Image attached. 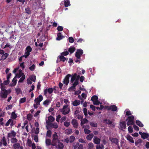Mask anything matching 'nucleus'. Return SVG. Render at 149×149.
<instances>
[{
  "instance_id": "21",
  "label": "nucleus",
  "mask_w": 149,
  "mask_h": 149,
  "mask_svg": "<svg viewBox=\"0 0 149 149\" xmlns=\"http://www.w3.org/2000/svg\"><path fill=\"white\" fill-rule=\"evenodd\" d=\"M127 139L131 143H134V141L133 138L130 135H128L127 136Z\"/></svg>"
},
{
  "instance_id": "6",
  "label": "nucleus",
  "mask_w": 149,
  "mask_h": 149,
  "mask_svg": "<svg viewBox=\"0 0 149 149\" xmlns=\"http://www.w3.org/2000/svg\"><path fill=\"white\" fill-rule=\"evenodd\" d=\"M43 99V96L41 95H40L38 97L35 99L34 102L37 104H40V102H41Z\"/></svg>"
},
{
  "instance_id": "56",
  "label": "nucleus",
  "mask_w": 149,
  "mask_h": 149,
  "mask_svg": "<svg viewBox=\"0 0 149 149\" xmlns=\"http://www.w3.org/2000/svg\"><path fill=\"white\" fill-rule=\"evenodd\" d=\"M36 142H38V136L37 135H34L33 138Z\"/></svg>"
},
{
  "instance_id": "5",
  "label": "nucleus",
  "mask_w": 149,
  "mask_h": 149,
  "mask_svg": "<svg viewBox=\"0 0 149 149\" xmlns=\"http://www.w3.org/2000/svg\"><path fill=\"white\" fill-rule=\"evenodd\" d=\"M71 76V75L68 74L66 75L64 78L63 82L64 84L67 85L69 82L70 77Z\"/></svg>"
},
{
  "instance_id": "51",
  "label": "nucleus",
  "mask_w": 149,
  "mask_h": 149,
  "mask_svg": "<svg viewBox=\"0 0 149 149\" xmlns=\"http://www.w3.org/2000/svg\"><path fill=\"white\" fill-rule=\"evenodd\" d=\"M68 54L69 52L68 51L64 52L61 54V55H63V56H66L68 55Z\"/></svg>"
},
{
  "instance_id": "62",
  "label": "nucleus",
  "mask_w": 149,
  "mask_h": 149,
  "mask_svg": "<svg viewBox=\"0 0 149 149\" xmlns=\"http://www.w3.org/2000/svg\"><path fill=\"white\" fill-rule=\"evenodd\" d=\"M57 30L59 31H61L63 30V28L62 26H58L57 27Z\"/></svg>"
},
{
  "instance_id": "3",
  "label": "nucleus",
  "mask_w": 149,
  "mask_h": 149,
  "mask_svg": "<svg viewBox=\"0 0 149 149\" xmlns=\"http://www.w3.org/2000/svg\"><path fill=\"white\" fill-rule=\"evenodd\" d=\"M69 105L66 104L64 105L63 108L61 109V112L64 115H66L69 113L70 111V108L68 107Z\"/></svg>"
},
{
  "instance_id": "37",
  "label": "nucleus",
  "mask_w": 149,
  "mask_h": 149,
  "mask_svg": "<svg viewBox=\"0 0 149 149\" xmlns=\"http://www.w3.org/2000/svg\"><path fill=\"white\" fill-rule=\"evenodd\" d=\"M0 86L1 91H5L7 90L5 89V86L3 85V83H1L0 84Z\"/></svg>"
},
{
  "instance_id": "47",
  "label": "nucleus",
  "mask_w": 149,
  "mask_h": 149,
  "mask_svg": "<svg viewBox=\"0 0 149 149\" xmlns=\"http://www.w3.org/2000/svg\"><path fill=\"white\" fill-rule=\"evenodd\" d=\"M12 143H16L17 142V140L15 138H12L11 139Z\"/></svg>"
},
{
  "instance_id": "23",
  "label": "nucleus",
  "mask_w": 149,
  "mask_h": 149,
  "mask_svg": "<svg viewBox=\"0 0 149 149\" xmlns=\"http://www.w3.org/2000/svg\"><path fill=\"white\" fill-rule=\"evenodd\" d=\"M103 123H104L108 125H111L112 123V122L109 120L107 119H104L103 120Z\"/></svg>"
},
{
  "instance_id": "36",
  "label": "nucleus",
  "mask_w": 149,
  "mask_h": 149,
  "mask_svg": "<svg viewBox=\"0 0 149 149\" xmlns=\"http://www.w3.org/2000/svg\"><path fill=\"white\" fill-rule=\"evenodd\" d=\"M26 99L25 97L22 98L20 99L19 101V103L22 104L24 103L26 101Z\"/></svg>"
},
{
  "instance_id": "13",
  "label": "nucleus",
  "mask_w": 149,
  "mask_h": 149,
  "mask_svg": "<svg viewBox=\"0 0 149 149\" xmlns=\"http://www.w3.org/2000/svg\"><path fill=\"white\" fill-rule=\"evenodd\" d=\"M17 75L18 74H16L14 78L12 80V82L13 83L10 84V86H14L16 85L17 83V80L15 79L17 77Z\"/></svg>"
},
{
  "instance_id": "29",
  "label": "nucleus",
  "mask_w": 149,
  "mask_h": 149,
  "mask_svg": "<svg viewBox=\"0 0 149 149\" xmlns=\"http://www.w3.org/2000/svg\"><path fill=\"white\" fill-rule=\"evenodd\" d=\"M88 120L86 118H84L82 120H81V125L82 126V125L87 123L88 122Z\"/></svg>"
},
{
  "instance_id": "45",
  "label": "nucleus",
  "mask_w": 149,
  "mask_h": 149,
  "mask_svg": "<svg viewBox=\"0 0 149 149\" xmlns=\"http://www.w3.org/2000/svg\"><path fill=\"white\" fill-rule=\"evenodd\" d=\"M90 125L92 127H97V124L94 122H91L90 123Z\"/></svg>"
},
{
  "instance_id": "22",
  "label": "nucleus",
  "mask_w": 149,
  "mask_h": 149,
  "mask_svg": "<svg viewBox=\"0 0 149 149\" xmlns=\"http://www.w3.org/2000/svg\"><path fill=\"white\" fill-rule=\"evenodd\" d=\"M63 36H62L61 33L60 32L57 34V37L56 38L57 40H59L63 38Z\"/></svg>"
},
{
  "instance_id": "35",
  "label": "nucleus",
  "mask_w": 149,
  "mask_h": 149,
  "mask_svg": "<svg viewBox=\"0 0 149 149\" xmlns=\"http://www.w3.org/2000/svg\"><path fill=\"white\" fill-rule=\"evenodd\" d=\"M29 79L31 81L35 82L36 79V77L35 75H32L30 76L29 77Z\"/></svg>"
},
{
  "instance_id": "64",
  "label": "nucleus",
  "mask_w": 149,
  "mask_h": 149,
  "mask_svg": "<svg viewBox=\"0 0 149 149\" xmlns=\"http://www.w3.org/2000/svg\"><path fill=\"white\" fill-rule=\"evenodd\" d=\"M29 55L30 53L26 52H25V55L23 56L25 58H26L27 57L29 56Z\"/></svg>"
},
{
  "instance_id": "7",
  "label": "nucleus",
  "mask_w": 149,
  "mask_h": 149,
  "mask_svg": "<svg viewBox=\"0 0 149 149\" xmlns=\"http://www.w3.org/2000/svg\"><path fill=\"white\" fill-rule=\"evenodd\" d=\"M108 110H111L112 111H115L117 110V107L116 105H113L110 106H107Z\"/></svg>"
},
{
  "instance_id": "42",
  "label": "nucleus",
  "mask_w": 149,
  "mask_h": 149,
  "mask_svg": "<svg viewBox=\"0 0 149 149\" xmlns=\"http://www.w3.org/2000/svg\"><path fill=\"white\" fill-rule=\"evenodd\" d=\"M59 58L60 59V61H62L63 62L65 61L66 60V58L63 55L60 56H59Z\"/></svg>"
},
{
  "instance_id": "28",
  "label": "nucleus",
  "mask_w": 149,
  "mask_h": 149,
  "mask_svg": "<svg viewBox=\"0 0 149 149\" xmlns=\"http://www.w3.org/2000/svg\"><path fill=\"white\" fill-rule=\"evenodd\" d=\"M20 144L19 143H15L13 145V146L15 149H18L20 147Z\"/></svg>"
},
{
  "instance_id": "4",
  "label": "nucleus",
  "mask_w": 149,
  "mask_h": 149,
  "mask_svg": "<svg viewBox=\"0 0 149 149\" xmlns=\"http://www.w3.org/2000/svg\"><path fill=\"white\" fill-rule=\"evenodd\" d=\"M83 53V50L81 49H78L77 50V51L75 53V56L78 59H80L81 56Z\"/></svg>"
},
{
  "instance_id": "38",
  "label": "nucleus",
  "mask_w": 149,
  "mask_h": 149,
  "mask_svg": "<svg viewBox=\"0 0 149 149\" xmlns=\"http://www.w3.org/2000/svg\"><path fill=\"white\" fill-rule=\"evenodd\" d=\"M11 117L13 119H15L17 117V115L15 112H13L11 113Z\"/></svg>"
},
{
  "instance_id": "63",
  "label": "nucleus",
  "mask_w": 149,
  "mask_h": 149,
  "mask_svg": "<svg viewBox=\"0 0 149 149\" xmlns=\"http://www.w3.org/2000/svg\"><path fill=\"white\" fill-rule=\"evenodd\" d=\"M7 47H8L10 48H11L13 47V46L11 45H10L9 44L7 43L6 45H5V47L3 48V49H4Z\"/></svg>"
},
{
  "instance_id": "46",
  "label": "nucleus",
  "mask_w": 149,
  "mask_h": 149,
  "mask_svg": "<svg viewBox=\"0 0 149 149\" xmlns=\"http://www.w3.org/2000/svg\"><path fill=\"white\" fill-rule=\"evenodd\" d=\"M51 127L55 129H56L58 127V125L56 123H52Z\"/></svg>"
},
{
  "instance_id": "61",
  "label": "nucleus",
  "mask_w": 149,
  "mask_h": 149,
  "mask_svg": "<svg viewBox=\"0 0 149 149\" xmlns=\"http://www.w3.org/2000/svg\"><path fill=\"white\" fill-rule=\"evenodd\" d=\"M64 125L65 127H68L70 125V123L67 121H65L64 122Z\"/></svg>"
},
{
  "instance_id": "17",
  "label": "nucleus",
  "mask_w": 149,
  "mask_h": 149,
  "mask_svg": "<svg viewBox=\"0 0 149 149\" xmlns=\"http://www.w3.org/2000/svg\"><path fill=\"white\" fill-rule=\"evenodd\" d=\"M75 50V48L73 46H71L68 49V52H69L71 54L73 53Z\"/></svg>"
},
{
  "instance_id": "49",
  "label": "nucleus",
  "mask_w": 149,
  "mask_h": 149,
  "mask_svg": "<svg viewBox=\"0 0 149 149\" xmlns=\"http://www.w3.org/2000/svg\"><path fill=\"white\" fill-rule=\"evenodd\" d=\"M50 102V101L49 100H47L43 102V104L44 105H48Z\"/></svg>"
},
{
  "instance_id": "14",
  "label": "nucleus",
  "mask_w": 149,
  "mask_h": 149,
  "mask_svg": "<svg viewBox=\"0 0 149 149\" xmlns=\"http://www.w3.org/2000/svg\"><path fill=\"white\" fill-rule=\"evenodd\" d=\"M16 135V133L13 130H12L11 132L9 133L8 135V138H10L12 137H15Z\"/></svg>"
},
{
  "instance_id": "24",
  "label": "nucleus",
  "mask_w": 149,
  "mask_h": 149,
  "mask_svg": "<svg viewBox=\"0 0 149 149\" xmlns=\"http://www.w3.org/2000/svg\"><path fill=\"white\" fill-rule=\"evenodd\" d=\"M135 123L136 125L140 127H143L144 125L143 124H142L140 120H136L135 121Z\"/></svg>"
},
{
  "instance_id": "16",
  "label": "nucleus",
  "mask_w": 149,
  "mask_h": 149,
  "mask_svg": "<svg viewBox=\"0 0 149 149\" xmlns=\"http://www.w3.org/2000/svg\"><path fill=\"white\" fill-rule=\"evenodd\" d=\"M9 55L8 54L5 53V54H3L1 57L0 61H4L8 57Z\"/></svg>"
},
{
  "instance_id": "19",
  "label": "nucleus",
  "mask_w": 149,
  "mask_h": 149,
  "mask_svg": "<svg viewBox=\"0 0 149 149\" xmlns=\"http://www.w3.org/2000/svg\"><path fill=\"white\" fill-rule=\"evenodd\" d=\"M58 143L57 148L58 149H63L64 148V145L63 143L58 141Z\"/></svg>"
},
{
  "instance_id": "39",
  "label": "nucleus",
  "mask_w": 149,
  "mask_h": 149,
  "mask_svg": "<svg viewBox=\"0 0 149 149\" xmlns=\"http://www.w3.org/2000/svg\"><path fill=\"white\" fill-rule=\"evenodd\" d=\"M104 147L103 145L101 144L96 146V149H104Z\"/></svg>"
},
{
  "instance_id": "48",
  "label": "nucleus",
  "mask_w": 149,
  "mask_h": 149,
  "mask_svg": "<svg viewBox=\"0 0 149 149\" xmlns=\"http://www.w3.org/2000/svg\"><path fill=\"white\" fill-rule=\"evenodd\" d=\"M84 132L86 134H89L91 132V131L90 130L86 128L84 129Z\"/></svg>"
},
{
  "instance_id": "53",
  "label": "nucleus",
  "mask_w": 149,
  "mask_h": 149,
  "mask_svg": "<svg viewBox=\"0 0 149 149\" xmlns=\"http://www.w3.org/2000/svg\"><path fill=\"white\" fill-rule=\"evenodd\" d=\"M83 114H78V115H76V117H77V118L79 119H82L83 118Z\"/></svg>"
},
{
  "instance_id": "15",
  "label": "nucleus",
  "mask_w": 149,
  "mask_h": 149,
  "mask_svg": "<svg viewBox=\"0 0 149 149\" xmlns=\"http://www.w3.org/2000/svg\"><path fill=\"white\" fill-rule=\"evenodd\" d=\"M94 142L95 144H99L100 142V139L98 138L96 136H95L93 138Z\"/></svg>"
},
{
  "instance_id": "18",
  "label": "nucleus",
  "mask_w": 149,
  "mask_h": 149,
  "mask_svg": "<svg viewBox=\"0 0 149 149\" xmlns=\"http://www.w3.org/2000/svg\"><path fill=\"white\" fill-rule=\"evenodd\" d=\"M80 101L79 100H75L72 103V105L74 106H77L80 104Z\"/></svg>"
},
{
  "instance_id": "43",
  "label": "nucleus",
  "mask_w": 149,
  "mask_h": 149,
  "mask_svg": "<svg viewBox=\"0 0 149 149\" xmlns=\"http://www.w3.org/2000/svg\"><path fill=\"white\" fill-rule=\"evenodd\" d=\"M25 75H24L22 76V77L19 79V83H22L23 82V81L25 79Z\"/></svg>"
},
{
  "instance_id": "26",
  "label": "nucleus",
  "mask_w": 149,
  "mask_h": 149,
  "mask_svg": "<svg viewBox=\"0 0 149 149\" xmlns=\"http://www.w3.org/2000/svg\"><path fill=\"white\" fill-rule=\"evenodd\" d=\"M71 78L70 80V81L72 83L76 79L77 77V74L74 73V75L72 76H71Z\"/></svg>"
},
{
  "instance_id": "58",
  "label": "nucleus",
  "mask_w": 149,
  "mask_h": 149,
  "mask_svg": "<svg viewBox=\"0 0 149 149\" xmlns=\"http://www.w3.org/2000/svg\"><path fill=\"white\" fill-rule=\"evenodd\" d=\"M88 147L89 148L91 149L93 148L94 147V145L93 143H90L88 144Z\"/></svg>"
},
{
  "instance_id": "44",
  "label": "nucleus",
  "mask_w": 149,
  "mask_h": 149,
  "mask_svg": "<svg viewBox=\"0 0 149 149\" xmlns=\"http://www.w3.org/2000/svg\"><path fill=\"white\" fill-rule=\"evenodd\" d=\"M46 136L49 137H50L52 136V132L50 130H48L47 131Z\"/></svg>"
},
{
  "instance_id": "40",
  "label": "nucleus",
  "mask_w": 149,
  "mask_h": 149,
  "mask_svg": "<svg viewBox=\"0 0 149 149\" xmlns=\"http://www.w3.org/2000/svg\"><path fill=\"white\" fill-rule=\"evenodd\" d=\"M48 119L51 122H53L55 120V118L52 116H50L48 118Z\"/></svg>"
},
{
  "instance_id": "1",
  "label": "nucleus",
  "mask_w": 149,
  "mask_h": 149,
  "mask_svg": "<svg viewBox=\"0 0 149 149\" xmlns=\"http://www.w3.org/2000/svg\"><path fill=\"white\" fill-rule=\"evenodd\" d=\"M53 139L52 141V145L54 146L56 145L58 141L59 140L58 138V136L56 132H55L52 136Z\"/></svg>"
},
{
  "instance_id": "31",
  "label": "nucleus",
  "mask_w": 149,
  "mask_h": 149,
  "mask_svg": "<svg viewBox=\"0 0 149 149\" xmlns=\"http://www.w3.org/2000/svg\"><path fill=\"white\" fill-rule=\"evenodd\" d=\"M45 143L47 146H49L51 145V140L50 139H46Z\"/></svg>"
},
{
  "instance_id": "2",
  "label": "nucleus",
  "mask_w": 149,
  "mask_h": 149,
  "mask_svg": "<svg viewBox=\"0 0 149 149\" xmlns=\"http://www.w3.org/2000/svg\"><path fill=\"white\" fill-rule=\"evenodd\" d=\"M127 126L133 125L134 124V118L133 116H131L128 117L126 119Z\"/></svg>"
},
{
  "instance_id": "11",
  "label": "nucleus",
  "mask_w": 149,
  "mask_h": 149,
  "mask_svg": "<svg viewBox=\"0 0 149 149\" xmlns=\"http://www.w3.org/2000/svg\"><path fill=\"white\" fill-rule=\"evenodd\" d=\"M74 127L75 128H77L78 127V124L77 120L75 119H73L71 122Z\"/></svg>"
},
{
  "instance_id": "8",
  "label": "nucleus",
  "mask_w": 149,
  "mask_h": 149,
  "mask_svg": "<svg viewBox=\"0 0 149 149\" xmlns=\"http://www.w3.org/2000/svg\"><path fill=\"white\" fill-rule=\"evenodd\" d=\"M0 97L2 98H6L7 97L8 94V91L6 90L5 91H1L0 93Z\"/></svg>"
},
{
  "instance_id": "50",
  "label": "nucleus",
  "mask_w": 149,
  "mask_h": 149,
  "mask_svg": "<svg viewBox=\"0 0 149 149\" xmlns=\"http://www.w3.org/2000/svg\"><path fill=\"white\" fill-rule=\"evenodd\" d=\"M25 10L26 13L28 14H29L31 13V11L30 10L29 8H26Z\"/></svg>"
},
{
  "instance_id": "55",
  "label": "nucleus",
  "mask_w": 149,
  "mask_h": 149,
  "mask_svg": "<svg viewBox=\"0 0 149 149\" xmlns=\"http://www.w3.org/2000/svg\"><path fill=\"white\" fill-rule=\"evenodd\" d=\"M26 50L27 52L30 53L32 51V48L30 46H28L26 48Z\"/></svg>"
},
{
  "instance_id": "34",
  "label": "nucleus",
  "mask_w": 149,
  "mask_h": 149,
  "mask_svg": "<svg viewBox=\"0 0 149 149\" xmlns=\"http://www.w3.org/2000/svg\"><path fill=\"white\" fill-rule=\"evenodd\" d=\"M65 133L66 134L69 135L72 133V130L71 129H67L65 130Z\"/></svg>"
},
{
  "instance_id": "25",
  "label": "nucleus",
  "mask_w": 149,
  "mask_h": 149,
  "mask_svg": "<svg viewBox=\"0 0 149 149\" xmlns=\"http://www.w3.org/2000/svg\"><path fill=\"white\" fill-rule=\"evenodd\" d=\"M149 137V134L148 133H143V134L142 135L141 137L143 139L148 138Z\"/></svg>"
},
{
  "instance_id": "33",
  "label": "nucleus",
  "mask_w": 149,
  "mask_h": 149,
  "mask_svg": "<svg viewBox=\"0 0 149 149\" xmlns=\"http://www.w3.org/2000/svg\"><path fill=\"white\" fill-rule=\"evenodd\" d=\"M98 97L97 96L93 95L91 97V100L93 102L95 101L98 100Z\"/></svg>"
},
{
  "instance_id": "9",
  "label": "nucleus",
  "mask_w": 149,
  "mask_h": 149,
  "mask_svg": "<svg viewBox=\"0 0 149 149\" xmlns=\"http://www.w3.org/2000/svg\"><path fill=\"white\" fill-rule=\"evenodd\" d=\"M53 92V89L52 88H46L44 90V95H46L47 93H48L49 94H51Z\"/></svg>"
},
{
  "instance_id": "54",
  "label": "nucleus",
  "mask_w": 149,
  "mask_h": 149,
  "mask_svg": "<svg viewBox=\"0 0 149 149\" xmlns=\"http://www.w3.org/2000/svg\"><path fill=\"white\" fill-rule=\"evenodd\" d=\"M83 112L84 115L86 117L87 116H88V113H87V110L86 108H84L83 109Z\"/></svg>"
},
{
  "instance_id": "20",
  "label": "nucleus",
  "mask_w": 149,
  "mask_h": 149,
  "mask_svg": "<svg viewBox=\"0 0 149 149\" xmlns=\"http://www.w3.org/2000/svg\"><path fill=\"white\" fill-rule=\"evenodd\" d=\"M93 136V134L92 133H91L89 134L86 136V138L87 140L90 141L92 139Z\"/></svg>"
},
{
  "instance_id": "41",
  "label": "nucleus",
  "mask_w": 149,
  "mask_h": 149,
  "mask_svg": "<svg viewBox=\"0 0 149 149\" xmlns=\"http://www.w3.org/2000/svg\"><path fill=\"white\" fill-rule=\"evenodd\" d=\"M33 116L31 114L29 113L27 115V118L29 120H31Z\"/></svg>"
},
{
  "instance_id": "52",
  "label": "nucleus",
  "mask_w": 149,
  "mask_h": 149,
  "mask_svg": "<svg viewBox=\"0 0 149 149\" xmlns=\"http://www.w3.org/2000/svg\"><path fill=\"white\" fill-rule=\"evenodd\" d=\"M15 91L17 94L18 95L21 92V91L20 88H16L15 89Z\"/></svg>"
},
{
  "instance_id": "57",
  "label": "nucleus",
  "mask_w": 149,
  "mask_h": 149,
  "mask_svg": "<svg viewBox=\"0 0 149 149\" xmlns=\"http://www.w3.org/2000/svg\"><path fill=\"white\" fill-rule=\"evenodd\" d=\"M128 131L130 133H132L133 132V128L132 126H129L128 128Z\"/></svg>"
},
{
  "instance_id": "30",
  "label": "nucleus",
  "mask_w": 149,
  "mask_h": 149,
  "mask_svg": "<svg viewBox=\"0 0 149 149\" xmlns=\"http://www.w3.org/2000/svg\"><path fill=\"white\" fill-rule=\"evenodd\" d=\"M75 138L74 136H71L70 137V142L73 143L75 140Z\"/></svg>"
},
{
  "instance_id": "32",
  "label": "nucleus",
  "mask_w": 149,
  "mask_h": 149,
  "mask_svg": "<svg viewBox=\"0 0 149 149\" xmlns=\"http://www.w3.org/2000/svg\"><path fill=\"white\" fill-rule=\"evenodd\" d=\"M1 140L2 142H3V145L4 146H6L7 144V143L6 140V138L5 136L3 137L2 140Z\"/></svg>"
},
{
  "instance_id": "12",
  "label": "nucleus",
  "mask_w": 149,
  "mask_h": 149,
  "mask_svg": "<svg viewBox=\"0 0 149 149\" xmlns=\"http://www.w3.org/2000/svg\"><path fill=\"white\" fill-rule=\"evenodd\" d=\"M109 140L112 143H114L116 145H117L118 143V140L117 138L113 137H109Z\"/></svg>"
},
{
  "instance_id": "10",
  "label": "nucleus",
  "mask_w": 149,
  "mask_h": 149,
  "mask_svg": "<svg viewBox=\"0 0 149 149\" xmlns=\"http://www.w3.org/2000/svg\"><path fill=\"white\" fill-rule=\"evenodd\" d=\"M120 126L121 129V130L126 129V122L125 121L120 122Z\"/></svg>"
},
{
  "instance_id": "27",
  "label": "nucleus",
  "mask_w": 149,
  "mask_h": 149,
  "mask_svg": "<svg viewBox=\"0 0 149 149\" xmlns=\"http://www.w3.org/2000/svg\"><path fill=\"white\" fill-rule=\"evenodd\" d=\"M64 5L65 7H67L70 6V1L69 0L64 1Z\"/></svg>"
},
{
  "instance_id": "60",
  "label": "nucleus",
  "mask_w": 149,
  "mask_h": 149,
  "mask_svg": "<svg viewBox=\"0 0 149 149\" xmlns=\"http://www.w3.org/2000/svg\"><path fill=\"white\" fill-rule=\"evenodd\" d=\"M35 65L34 64H33L31 66L29 67V68L31 71H33L35 69Z\"/></svg>"
},
{
  "instance_id": "59",
  "label": "nucleus",
  "mask_w": 149,
  "mask_h": 149,
  "mask_svg": "<svg viewBox=\"0 0 149 149\" xmlns=\"http://www.w3.org/2000/svg\"><path fill=\"white\" fill-rule=\"evenodd\" d=\"M68 39L70 43H73L74 42V39L72 37H69Z\"/></svg>"
}]
</instances>
